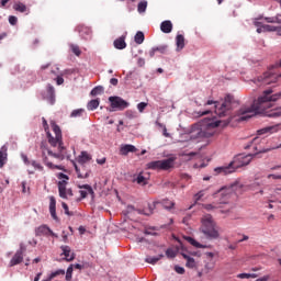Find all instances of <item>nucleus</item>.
I'll return each mask as SVG.
<instances>
[{
    "instance_id": "f257e3e1",
    "label": "nucleus",
    "mask_w": 281,
    "mask_h": 281,
    "mask_svg": "<svg viewBox=\"0 0 281 281\" xmlns=\"http://www.w3.org/2000/svg\"><path fill=\"white\" fill-rule=\"evenodd\" d=\"M273 93V89L269 88L262 92L257 100H255L251 106H241L237 112L236 122H247V120H251L254 115L266 114L267 117H280L281 110H272L271 112H267V109H271L273 103L278 102L281 98V92Z\"/></svg>"
},
{
    "instance_id": "f03ea898",
    "label": "nucleus",
    "mask_w": 281,
    "mask_h": 281,
    "mask_svg": "<svg viewBox=\"0 0 281 281\" xmlns=\"http://www.w3.org/2000/svg\"><path fill=\"white\" fill-rule=\"evenodd\" d=\"M229 125V120L221 121L216 119H204L201 123H196L189 130V139H209V137H214L216 134V128Z\"/></svg>"
},
{
    "instance_id": "7ed1b4c3",
    "label": "nucleus",
    "mask_w": 281,
    "mask_h": 281,
    "mask_svg": "<svg viewBox=\"0 0 281 281\" xmlns=\"http://www.w3.org/2000/svg\"><path fill=\"white\" fill-rule=\"evenodd\" d=\"M254 157H256V154H239L227 166L215 168V172L217 175H232V172H236V169L243 168V166H249Z\"/></svg>"
},
{
    "instance_id": "20e7f679",
    "label": "nucleus",
    "mask_w": 281,
    "mask_h": 281,
    "mask_svg": "<svg viewBox=\"0 0 281 281\" xmlns=\"http://www.w3.org/2000/svg\"><path fill=\"white\" fill-rule=\"evenodd\" d=\"M240 190H243V183L235 181L228 187H222L218 189L215 193H213V199H217V204L220 207H223V205H227L229 199H232V193L240 192Z\"/></svg>"
},
{
    "instance_id": "39448f33",
    "label": "nucleus",
    "mask_w": 281,
    "mask_h": 281,
    "mask_svg": "<svg viewBox=\"0 0 281 281\" xmlns=\"http://www.w3.org/2000/svg\"><path fill=\"white\" fill-rule=\"evenodd\" d=\"M214 104V111L215 114L218 115V117H225L227 115H229V111H232L233 109V104H234V97L228 94L224 98L223 103L218 102V101H212L209 100L205 105L210 106Z\"/></svg>"
},
{
    "instance_id": "423d86ee",
    "label": "nucleus",
    "mask_w": 281,
    "mask_h": 281,
    "mask_svg": "<svg viewBox=\"0 0 281 281\" xmlns=\"http://www.w3.org/2000/svg\"><path fill=\"white\" fill-rule=\"evenodd\" d=\"M89 161H91V154L87 153V151H81L80 155L77 157V162L76 164L75 160H72V166L77 172V177L78 179H89V170H87V164H89ZM81 170H87L86 173L83 175V172Z\"/></svg>"
},
{
    "instance_id": "0eeeda50",
    "label": "nucleus",
    "mask_w": 281,
    "mask_h": 281,
    "mask_svg": "<svg viewBox=\"0 0 281 281\" xmlns=\"http://www.w3.org/2000/svg\"><path fill=\"white\" fill-rule=\"evenodd\" d=\"M202 226L201 232L204 234L205 238H209V240H212L214 238H218V231H216L214 220L212 218V215L207 214L202 217Z\"/></svg>"
},
{
    "instance_id": "6e6552de",
    "label": "nucleus",
    "mask_w": 281,
    "mask_h": 281,
    "mask_svg": "<svg viewBox=\"0 0 281 281\" xmlns=\"http://www.w3.org/2000/svg\"><path fill=\"white\" fill-rule=\"evenodd\" d=\"M109 102L112 111H124V109H128V106H131V103L121 97H109Z\"/></svg>"
},
{
    "instance_id": "1a4fd4ad",
    "label": "nucleus",
    "mask_w": 281,
    "mask_h": 281,
    "mask_svg": "<svg viewBox=\"0 0 281 281\" xmlns=\"http://www.w3.org/2000/svg\"><path fill=\"white\" fill-rule=\"evenodd\" d=\"M25 251H27V247L25 246V244L21 243L20 248L10 260L9 267H16V265H21V262H23V254Z\"/></svg>"
},
{
    "instance_id": "9d476101",
    "label": "nucleus",
    "mask_w": 281,
    "mask_h": 281,
    "mask_svg": "<svg viewBox=\"0 0 281 281\" xmlns=\"http://www.w3.org/2000/svg\"><path fill=\"white\" fill-rule=\"evenodd\" d=\"M80 189L81 199H87V194H91L92 199H95V192H93V188L89 184H82L78 187ZM86 190V191H85Z\"/></svg>"
},
{
    "instance_id": "9b49d317",
    "label": "nucleus",
    "mask_w": 281,
    "mask_h": 281,
    "mask_svg": "<svg viewBox=\"0 0 281 281\" xmlns=\"http://www.w3.org/2000/svg\"><path fill=\"white\" fill-rule=\"evenodd\" d=\"M170 168H175V158L160 160L158 170H170Z\"/></svg>"
},
{
    "instance_id": "f8f14e48",
    "label": "nucleus",
    "mask_w": 281,
    "mask_h": 281,
    "mask_svg": "<svg viewBox=\"0 0 281 281\" xmlns=\"http://www.w3.org/2000/svg\"><path fill=\"white\" fill-rule=\"evenodd\" d=\"M35 234L36 236H47V234H49L50 236H56V234H54V231L47 225H42L37 227Z\"/></svg>"
},
{
    "instance_id": "ddd939ff",
    "label": "nucleus",
    "mask_w": 281,
    "mask_h": 281,
    "mask_svg": "<svg viewBox=\"0 0 281 281\" xmlns=\"http://www.w3.org/2000/svg\"><path fill=\"white\" fill-rule=\"evenodd\" d=\"M47 138H48V143L54 148H56V146H58V148H60V146H63V136H55L54 137V136H52L50 133H47Z\"/></svg>"
},
{
    "instance_id": "4468645a",
    "label": "nucleus",
    "mask_w": 281,
    "mask_h": 281,
    "mask_svg": "<svg viewBox=\"0 0 281 281\" xmlns=\"http://www.w3.org/2000/svg\"><path fill=\"white\" fill-rule=\"evenodd\" d=\"M280 126H281V124L267 126L261 130H258L257 133H258V135H267V133H278V131H280Z\"/></svg>"
},
{
    "instance_id": "2eb2a0df",
    "label": "nucleus",
    "mask_w": 281,
    "mask_h": 281,
    "mask_svg": "<svg viewBox=\"0 0 281 281\" xmlns=\"http://www.w3.org/2000/svg\"><path fill=\"white\" fill-rule=\"evenodd\" d=\"M60 249H61L63 256H65L67 262H71V260H75L76 254L71 252V248L69 246H61Z\"/></svg>"
},
{
    "instance_id": "dca6fc26",
    "label": "nucleus",
    "mask_w": 281,
    "mask_h": 281,
    "mask_svg": "<svg viewBox=\"0 0 281 281\" xmlns=\"http://www.w3.org/2000/svg\"><path fill=\"white\" fill-rule=\"evenodd\" d=\"M46 100L50 104H54L56 102V90L54 89V86H52V85L47 86V97H46Z\"/></svg>"
},
{
    "instance_id": "f3484780",
    "label": "nucleus",
    "mask_w": 281,
    "mask_h": 281,
    "mask_svg": "<svg viewBox=\"0 0 281 281\" xmlns=\"http://www.w3.org/2000/svg\"><path fill=\"white\" fill-rule=\"evenodd\" d=\"M7 161H8V146L3 145L0 148V168H3Z\"/></svg>"
},
{
    "instance_id": "a211bd4d",
    "label": "nucleus",
    "mask_w": 281,
    "mask_h": 281,
    "mask_svg": "<svg viewBox=\"0 0 281 281\" xmlns=\"http://www.w3.org/2000/svg\"><path fill=\"white\" fill-rule=\"evenodd\" d=\"M49 212L54 221H58V215H56V198H49Z\"/></svg>"
},
{
    "instance_id": "6ab92c4d",
    "label": "nucleus",
    "mask_w": 281,
    "mask_h": 281,
    "mask_svg": "<svg viewBox=\"0 0 281 281\" xmlns=\"http://www.w3.org/2000/svg\"><path fill=\"white\" fill-rule=\"evenodd\" d=\"M49 157H54L55 159H65V146H61L58 148V153H54L50 149H48Z\"/></svg>"
},
{
    "instance_id": "aec40b11",
    "label": "nucleus",
    "mask_w": 281,
    "mask_h": 281,
    "mask_svg": "<svg viewBox=\"0 0 281 281\" xmlns=\"http://www.w3.org/2000/svg\"><path fill=\"white\" fill-rule=\"evenodd\" d=\"M121 155H128V153H137L135 145H122L120 149Z\"/></svg>"
},
{
    "instance_id": "412c9836",
    "label": "nucleus",
    "mask_w": 281,
    "mask_h": 281,
    "mask_svg": "<svg viewBox=\"0 0 281 281\" xmlns=\"http://www.w3.org/2000/svg\"><path fill=\"white\" fill-rule=\"evenodd\" d=\"M160 30L164 34H170L172 32V22L170 20L161 22Z\"/></svg>"
},
{
    "instance_id": "4be33fe9",
    "label": "nucleus",
    "mask_w": 281,
    "mask_h": 281,
    "mask_svg": "<svg viewBox=\"0 0 281 281\" xmlns=\"http://www.w3.org/2000/svg\"><path fill=\"white\" fill-rule=\"evenodd\" d=\"M176 45H177V52H181L183 47H186V37L183 35L179 34L176 36Z\"/></svg>"
},
{
    "instance_id": "5701e85b",
    "label": "nucleus",
    "mask_w": 281,
    "mask_h": 281,
    "mask_svg": "<svg viewBox=\"0 0 281 281\" xmlns=\"http://www.w3.org/2000/svg\"><path fill=\"white\" fill-rule=\"evenodd\" d=\"M114 47L115 49H126V41L125 37H119L114 41Z\"/></svg>"
},
{
    "instance_id": "b1692460",
    "label": "nucleus",
    "mask_w": 281,
    "mask_h": 281,
    "mask_svg": "<svg viewBox=\"0 0 281 281\" xmlns=\"http://www.w3.org/2000/svg\"><path fill=\"white\" fill-rule=\"evenodd\" d=\"M184 240H187V243H190V245H192L193 247H196V249H205V245L200 244L199 241H196L194 238L190 237V236H186Z\"/></svg>"
},
{
    "instance_id": "393cba45",
    "label": "nucleus",
    "mask_w": 281,
    "mask_h": 281,
    "mask_svg": "<svg viewBox=\"0 0 281 281\" xmlns=\"http://www.w3.org/2000/svg\"><path fill=\"white\" fill-rule=\"evenodd\" d=\"M100 106V99H92L88 102L87 109L88 111H95Z\"/></svg>"
},
{
    "instance_id": "a878e982",
    "label": "nucleus",
    "mask_w": 281,
    "mask_h": 281,
    "mask_svg": "<svg viewBox=\"0 0 281 281\" xmlns=\"http://www.w3.org/2000/svg\"><path fill=\"white\" fill-rule=\"evenodd\" d=\"M221 204H218L217 201L211 203V204H203V209L206 210V212H213V210H221Z\"/></svg>"
},
{
    "instance_id": "bb28decb",
    "label": "nucleus",
    "mask_w": 281,
    "mask_h": 281,
    "mask_svg": "<svg viewBox=\"0 0 281 281\" xmlns=\"http://www.w3.org/2000/svg\"><path fill=\"white\" fill-rule=\"evenodd\" d=\"M161 258H164V255H158L156 257L147 256L145 258V262H148V265H157V262H159V260H161Z\"/></svg>"
},
{
    "instance_id": "cd10ccee",
    "label": "nucleus",
    "mask_w": 281,
    "mask_h": 281,
    "mask_svg": "<svg viewBox=\"0 0 281 281\" xmlns=\"http://www.w3.org/2000/svg\"><path fill=\"white\" fill-rule=\"evenodd\" d=\"M134 41L136 45H142L145 41L144 32L138 31L134 36Z\"/></svg>"
},
{
    "instance_id": "c85d7f7f",
    "label": "nucleus",
    "mask_w": 281,
    "mask_h": 281,
    "mask_svg": "<svg viewBox=\"0 0 281 281\" xmlns=\"http://www.w3.org/2000/svg\"><path fill=\"white\" fill-rule=\"evenodd\" d=\"M102 93H104V87L102 86H97L94 87L91 92L90 95L95 97V95H102Z\"/></svg>"
},
{
    "instance_id": "c756f323",
    "label": "nucleus",
    "mask_w": 281,
    "mask_h": 281,
    "mask_svg": "<svg viewBox=\"0 0 281 281\" xmlns=\"http://www.w3.org/2000/svg\"><path fill=\"white\" fill-rule=\"evenodd\" d=\"M159 204L162 205V207H165V210H172L175 207V202H172L170 200L159 201Z\"/></svg>"
},
{
    "instance_id": "7c9ffc66",
    "label": "nucleus",
    "mask_w": 281,
    "mask_h": 281,
    "mask_svg": "<svg viewBox=\"0 0 281 281\" xmlns=\"http://www.w3.org/2000/svg\"><path fill=\"white\" fill-rule=\"evenodd\" d=\"M262 27H263V32H281V26L263 24Z\"/></svg>"
},
{
    "instance_id": "2f4dec72",
    "label": "nucleus",
    "mask_w": 281,
    "mask_h": 281,
    "mask_svg": "<svg viewBox=\"0 0 281 281\" xmlns=\"http://www.w3.org/2000/svg\"><path fill=\"white\" fill-rule=\"evenodd\" d=\"M148 8V1L143 0L138 3L137 5V11L139 12V14H144V12H146V9Z\"/></svg>"
},
{
    "instance_id": "473e14b6",
    "label": "nucleus",
    "mask_w": 281,
    "mask_h": 281,
    "mask_svg": "<svg viewBox=\"0 0 281 281\" xmlns=\"http://www.w3.org/2000/svg\"><path fill=\"white\" fill-rule=\"evenodd\" d=\"M13 9L16 11V12H27V7L23 3V2H18L13 5Z\"/></svg>"
},
{
    "instance_id": "72a5a7b5",
    "label": "nucleus",
    "mask_w": 281,
    "mask_h": 281,
    "mask_svg": "<svg viewBox=\"0 0 281 281\" xmlns=\"http://www.w3.org/2000/svg\"><path fill=\"white\" fill-rule=\"evenodd\" d=\"M159 164L160 160H154L147 164V168H149V170H159Z\"/></svg>"
},
{
    "instance_id": "f704fd0d",
    "label": "nucleus",
    "mask_w": 281,
    "mask_h": 281,
    "mask_svg": "<svg viewBox=\"0 0 281 281\" xmlns=\"http://www.w3.org/2000/svg\"><path fill=\"white\" fill-rule=\"evenodd\" d=\"M83 114L85 109H77L71 112L70 117H82Z\"/></svg>"
},
{
    "instance_id": "c9c22d12",
    "label": "nucleus",
    "mask_w": 281,
    "mask_h": 281,
    "mask_svg": "<svg viewBox=\"0 0 281 281\" xmlns=\"http://www.w3.org/2000/svg\"><path fill=\"white\" fill-rule=\"evenodd\" d=\"M186 267H188L189 269H194V267H196V261H194V258H188Z\"/></svg>"
},
{
    "instance_id": "e433bc0d",
    "label": "nucleus",
    "mask_w": 281,
    "mask_h": 281,
    "mask_svg": "<svg viewBox=\"0 0 281 281\" xmlns=\"http://www.w3.org/2000/svg\"><path fill=\"white\" fill-rule=\"evenodd\" d=\"M265 21L268 23H279V25H281V19L278 18V15L272 18H265Z\"/></svg>"
},
{
    "instance_id": "4c0bfd02",
    "label": "nucleus",
    "mask_w": 281,
    "mask_h": 281,
    "mask_svg": "<svg viewBox=\"0 0 281 281\" xmlns=\"http://www.w3.org/2000/svg\"><path fill=\"white\" fill-rule=\"evenodd\" d=\"M166 256H167V258H177V250H175L172 248H168L166 250Z\"/></svg>"
},
{
    "instance_id": "58836bf2",
    "label": "nucleus",
    "mask_w": 281,
    "mask_h": 281,
    "mask_svg": "<svg viewBox=\"0 0 281 281\" xmlns=\"http://www.w3.org/2000/svg\"><path fill=\"white\" fill-rule=\"evenodd\" d=\"M61 207L67 216H74V212L69 211V205H67V203L63 202Z\"/></svg>"
},
{
    "instance_id": "ea45409f",
    "label": "nucleus",
    "mask_w": 281,
    "mask_h": 281,
    "mask_svg": "<svg viewBox=\"0 0 281 281\" xmlns=\"http://www.w3.org/2000/svg\"><path fill=\"white\" fill-rule=\"evenodd\" d=\"M157 126H159L160 128H162V135L164 137H170V133H168V128H166V125L156 122Z\"/></svg>"
},
{
    "instance_id": "a19ab883",
    "label": "nucleus",
    "mask_w": 281,
    "mask_h": 281,
    "mask_svg": "<svg viewBox=\"0 0 281 281\" xmlns=\"http://www.w3.org/2000/svg\"><path fill=\"white\" fill-rule=\"evenodd\" d=\"M74 273V265H70L66 271V280L71 281V274Z\"/></svg>"
},
{
    "instance_id": "79ce46f5",
    "label": "nucleus",
    "mask_w": 281,
    "mask_h": 281,
    "mask_svg": "<svg viewBox=\"0 0 281 281\" xmlns=\"http://www.w3.org/2000/svg\"><path fill=\"white\" fill-rule=\"evenodd\" d=\"M159 201H154L153 202V204H148V210H149V212H147V214H149V216H150V214H153V212H155V207H157V205H159Z\"/></svg>"
},
{
    "instance_id": "37998d69",
    "label": "nucleus",
    "mask_w": 281,
    "mask_h": 281,
    "mask_svg": "<svg viewBox=\"0 0 281 281\" xmlns=\"http://www.w3.org/2000/svg\"><path fill=\"white\" fill-rule=\"evenodd\" d=\"M43 161H44V164H45L48 168H57V169L60 168V167L54 166V164L47 161V156H45V153H43Z\"/></svg>"
},
{
    "instance_id": "c03bdc74",
    "label": "nucleus",
    "mask_w": 281,
    "mask_h": 281,
    "mask_svg": "<svg viewBox=\"0 0 281 281\" xmlns=\"http://www.w3.org/2000/svg\"><path fill=\"white\" fill-rule=\"evenodd\" d=\"M156 52H159L160 54H166L168 52V45H160L155 47Z\"/></svg>"
},
{
    "instance_id": "a18cd8bd",
    "label": "nucleus",
    "mask_w": 281,
    "mask_h": 281,
    "mask_svg": "<svg viewBox=\"0 0 281 281\" xmlns=\"http://www.w3.org/2000/svg\"><path fill=\"white\" fill-rule=\"evenodd\" d=\"M58 276H65V270L59 269L50 273V278H58Z\"/></svg>"
},
{
    "instance_id": "49530a36",
    "label": "nucleus",
    "mask_w": 281,
    "mask_h": 281,
    "mask_svg": "<svg viewBox=\"0 0 281 281\" xmlns=\"http://www.w3.org/2000/svg\"><path fill=\"white\" fill-rule=\"evenodd\" d=\"M58 190L63 192V190H67V180H61L58 182Z\"/></svg>"
},
{
    "instance_id": "de8ad7c7",
    "label": "nucleus",
    "mask_w": 281,
    "mask_h": 281,
    "mask_svg": "<svg viewBox=\"0 0 281 281\" xmlns=\"http://www.w3.org/2000/svg\"><path fill=\"white\" fill-rule=\"evenodd\" d=\"M71 52L75 54V56H80V47L78 45H71Z\"/></svg>"
},
{
    "instance_id": "09e8293b",
    "label": "nucleus",
    "mask_w": 281,
    "mask_h": 281,
    "mask_svg": "<svg viewBox=\"0 0 281 281\" xmlns=\"http://www.w3.org/2000/svg\"><path fill=\"white\" fill-rule=\"evenodd\" d=\"M146 106H148V103L140 102V103L137 104V110L139 111V113H144Z\"/></svg>"
},
{
    "instance_id": "8fccbe9b",
    "label": "nucleus",
    "mask_w": 281,
    "mask_h": 281,
    "mask_svg": "<svg viewBox=\"0 0 281 281\" xmlns=\"http://www.w3.org/2000/svg\"><path fill=\"white\" fill-rule=\"evenodd\" d=\"M53 130L55 133V137H63V135L60 134V127L56 124H53Z\"/></svg>"
},
{
    "instance_id": "3c124183",
    "label": "nucleus",
    "mask_w": 281,
    "mask_h": 281,
    "mask_svg": "<svg viewBox=\"0 0 281 281\" xmlns=\"http://www.w3.org/2000/svg\"><path fill=\"white\" fill-rule=\"evenodd\" d=\"M212 269H214V263H205L204 269L202 270L204 273H209Z\"/></svg>"
},
{
    "instance_id": "603ef678",
    "label": "nucleus",
    "mask_w": 281,
    "mask_h": 281,
    "mask_svg": "<svg viewBox=\"0 0 281 281\" xmlns=\"http://www.w3.org/2000/svg\"><path fill=\"white\" fill-rule=\"evenodd\" d=\"M203 196H205V191H200L198 192L195 195H194V199H195V203L196 201H201V199H203Z\"/></svg>"
},
{
    "instance_id": "864d4df0",
    "label": "nucleus",
    "mask_w": 281,
    "mask_h": 281,
    "mask_svg": "<svg viewBox=\"0 0 281 281\" xmlns=\"http://www.w3.org/2000/svg\"><path fill=\"white\" fill-rule=\"evenodd\" d=\"M136 209L133 205H127L126 210L124 211L125 216L128 214H132V212H135Z\"/></svg>"
},
{
    "instance_id": "5fc2aeb1",
    "label": "nucleus",
    "mask_w": 281,
    "mask_h": 281,
    "mask_svg": "<svg viewBox=\"0 0 281 281\" xmlns=\"http://www.w3.org/2000/svg\"><path fill=\"white\" fill-rule=\"evenodd\" d=\"M175 271H176V273H179L180 276H183V273H186V269L181 266H176Z\"/></svg>"
},
{
    "instance_id": "6e6d98bb",
    "label": "nucleus",
    "mask_w": 281,
    "mask_h": 281,
    "mask_svg": "<svg viewBox=\"0 0 281 281\" xmlns=\"http://www.w3.org/2000/svg\"><path fill=\"white\" fill-rule=\"evenodd\" d=\"M18 21H19V19L16 16H14V15L9 16L10 25H16Z\"/></svg>"
},
{
    "instance_id": "4d7b16f0",
    "label": "nucleus",
    "mask_w": 281,
    "mask_h": 281,
    "mask_svg": "<svg viewBox=\"0 0 281 281\" xmlns=\"http://www.w3.org/2000/svg\"><path fill=\"white\" fill-rule=\"evenodd\" d=\"M237 278H239L240 280H249V278H251V273H239Z\"/></svg>"
},
{
    "instance_id": "13d9d810",
    "label": "nucleus",
    "mask_w": 281,
    "mask_h": 281,
    "mask_svg": "<svg viewBox=\"0 0 281 281\" xmlns=\"http://www.w3.org/2000/svg\"><path fill=\"white\" fill-rule=\"evenodd\" d=\"M137 183H146V178L139 173L136 178Z\"/></svg>"
},
{
    "instance_id": "bf43d9fd",
    "label": "nucleus",
    "mask_w": 281,
    "mask_h": 281,
    "mask_svg": "<svg viewBox=\"0 0 281 281\" xmlns=\"http://www.w3.org/2000/svg\"><path fill=\"white\" fill-rule=\"evenodd\" d=\"M260 19H262V15H260L259 18H256L254 22L255 27H262V22H258L260 21Z\"/></svg>"
},
{
    "instance_id": "052dcab7",
    "label": "nucleus",
    "mask_w": 281,
    "mask_h": 281,
    "mask_svg": "<svg viewBox=\"0 0 281 281\" xmlns=\"http://www.w3.org/2000/svg\"><path fill=\"white\" fill-rule=\"evenodd\" d=\"M31 164L33 168H36L37 170H43V166H41V164H38L37 161L33 160Z\"/></svg>"
},
{
    "instance_id": "680f3d73",
    "label": "nucleus",
    "mask_w": 281,
    "mask_h": 281,
    "mask_svg": "<svg viewBox=\"0 0 281 281\" xmlns=\"http://www.w3.org/2000/svg\"><path fill=\"white\" fill-rule=\"evenodd\" d=\"M137 65H138V67H144V66L146 65V59H144V58H138Z\"/></svg>"
},
{
    "instance_id": "e2e57ef3",
    "label": "nucleus",
    "mask_w": 281,
    "mask_h": 281,
    "mask_svg": "<svg viewBox=\"0 0 281 281\" xmlns=\"http://www.w3.org/2000/svg\"><path fill=\"white\" fill-rule=\"evenodd\" d=\"M60 199H67V189L59 191Z\"/></svg>"
},
{
    "instance_id": "0e129e2a",
    "label": "nucleus",
    "mask_w": 281,
    "mask_h": 281,
    "mask_svg": "<svg viewBox=\"0 0 281 281\" xmlns=\"http://www.w3.org/2000/svg\"><path fill=\"white\" fill-rule=\"evenodd\" d=\"M281 179V175H273V173H270L268 175V179Z\"/></svg>"
},
{
    "instance_id": "69168bd1",
    "label": "nucleus",
    "mask_w": 281,
    "mask_h": 281,
    "mask_svg": "<svg viewBox=\"0 0 281 281\" xmlns=\"http://www.w3.org/2000/svg\"><path fill=\"white\" fill-rule=\"evenodd\" d=\"M117 78L110 79V85H112L113 87H117Z\"/></svg>"
},
{
    "instance_id": "338daca9",
    "label": "nucleus",
    "mask_w": 281,
    "mask_h": 281,
    "mask_svg": "<svg viewBox=\"0 0 281 281\" xmlns=\"http://www.w3.org/2000/svg\"><path fill=\"white\" fill-rule=\"evenodd\" d=\"M72 268L80 270V269H85V266L80 263H76V265H72Z\"/></svg>"
},
{
    "instance_id": "774afa93",
    "label": "nucleus",
    "mask_w": 281,
    "mask_h": 281,
    "mask_svg": "<svg viewBox=\"0 0 281 281\" xmlns=\"http://www.w3.org/2000/svg\"><path fill=\"white\" fill-rule=\"evenodd\" d=\"M56 81L57 85H63L65 82V79L63 77H57Z\"/></svg>"
}]
</instances>
